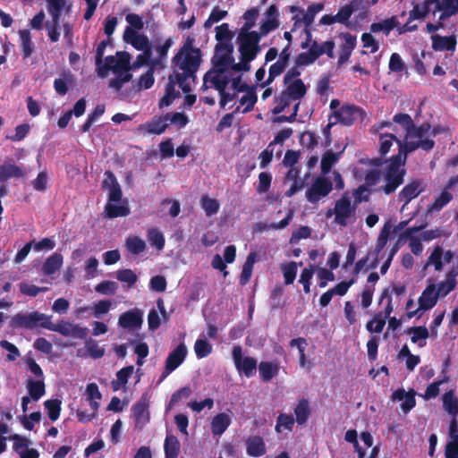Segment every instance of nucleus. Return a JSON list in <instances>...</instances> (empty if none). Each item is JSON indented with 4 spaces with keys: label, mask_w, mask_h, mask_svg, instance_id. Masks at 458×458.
<instances>
[{
    "label": "nucleus",
    "mask_w": 458,
    "mask_h": 458,
    "mask_svg": "<svg viewBox=\"0 0 458 458\" xmlns=\"http://www.w3.org/2000/svg\"><path fill=\"white\" fill-rule=\"evenodd\" d=\"M202 63V53L199 48L196 51H186L180 55L178 51L172 58V65L182 72L174 73V78L180 81V88L185 93L191 90L190 81L195 82L196 73Z\"/></svg>",
    "instance_id": "1"
},
{
    "label": "nucleus",
    "mask_w": 458,
    "mask_h": 458,
    "mask_svg": "<svg viewBox=\"0 0 458 458\" xmlns=\"http://www.w3.org/2000/svg\"><path fill=\"white\" fill-rule=\"evenodd\" d=\"M404 165L400 156H392L383 173L385 184L374 191L377 192H384L386 195L395 192L404 182V176L406 174Z\"/></svg>",
    "instance_id": "2"
},
{
    "label": "nucleus",
    "mask_w": 458,
    "mask_h": 458,
    "mask_svg": "<svg viewBox=\"0 0 458 458\" xmlns=\"http://www.w3.org/2000/svg\"><path fill=\"white\" fill-rule=\"evenodd\" d=\"M237 39L240 55L244 56L246 60L253 61L260 52V35L256 30L250 32L239 31Z\"/></svg>",
    "instance_id": "3"
},
{
    "label": "nucleus",
    "mask_w": 458,
    "mask_h": 458,
    "mask_svg": "<svg viewBox=\"0 0 458 458\" xmlns=\"http://www.w3.org/2000/svg\"><path fill=\"white\" fill-rule=\"evenodd\" d=\"M45 323L49 324L50 317L38 311H31L30 313H17L11 320L13 327L33 329L38 327H43Z\"/></svg>",
    "instance_id": "4"
},
{
    "label": "nucleus",
    "mask_w": 458,
    "mask_h": 458,
    "mask_svg": "<svg viewBox=\"0 0 458 458\" xmlns=\"http://www.w3.org/2000/svg\"><path fill=\"white\" fill-rule=\"evenodd\" d=\"M44 328L50 331L57 332L63 336H72L73 338L86 339L88 335V328L82 327L80 325L73 324L69 321L60 320L58 323H45Z\"/></svg>",
    "instance_id": "5"
},
{
    "label": "nucleus",
    "mask_w": 458,
    "mask_h": 458,
    "mask_svg": "<svg viewBox=\"0 0 458 458\" xmlns=\"http://www.w3.org/2000/svg\"><path fill=\"white\" fill-rule=\"evenodd\" d=\"M233 53V44H216L212 58L213 68H216V72H226L234 62Z\"/></svg>",
    "instance_id": "6"
},
{
    "label": "nucleus",
    "mask_w": 458,
    "mask_h": 458,
    "mask_svg": "<svg viewBox=\"0 0 458 458\" xmlns=\"http://www.w3.org/2000/svg\"><path fill=\"white\" fill-rule=\"evenodd\" d=\"M233 360L236 369L242 373L246 377H251L255 375L257 369V360L250 356H242V348L241 345H235L232 351Z\"/></svg>",
    "instance_id": "7"
},
{
    "label": "nucleus",
    "mask_w": 458,
    "mask_h": 458,
    "mask_svg": "<svg viewBox=\"0 0 458 458\" xmlns=\"http://www.w3.org/2000/svg\"><path fill=\"white\" fill-rule=\"evenodd\" d=\"M333 190L332 182L325 176H318L306 191V199L310 203L316 204L327 197Z\"/></svg>",
    "instance_id": "8"
},
{
    "label": "nucleus",
    "mask_w": 458,
    "mask_h": 458,
    "mask_svg": "<svg viewBox=\"0 0 458 458\" xmlns=\"http://www.w3.org/2000/svg\"><path fill=\"white\" fill-rule=\"evenodd\" d=\"M334 116L337 123L351 126L357 121L362 122L366 117V112L355 105H344L339 110L335 111Z\"/></svg>",
    "instance_id": "9"
},
{
    "label": "nucleus",
    "mask_w": 458,
    "mask_h": 458,
    "mask_svg": "<svg viewBox=\"0 0 458 458\" xmlns=\"http://www.w3.org/2000/svg\"><path fill=\"white\" fill-rule=\"evenodd\" d=\"M225 72H216V68H212L208 71L203 77L202 89H207L210 87H214L218 93L225 91L230 82V79L227 76H222Z\"/></svg>",
    "instance_id": "10"
},
{
    "label": "nucleus",
    "mask_w": 458,
    "mask_h": 458,
    "mask_svg": "<svg viewBox=\"0 0 458 458\" xmlns=\"http://www.w3.org/2000/svg\"><path fill=\"white\" fill-rule=\"evenodd\" d=\"M187 348L183 343L179 344L167 356L165 360L163 377L175 370L185 360Z\"/></svg>",
    "instance_id": "11"
},
{
    "label": "nucleus",
    "mask_w": 458,
    "mask_h": 458,
    "mask_svg": "<svg viewBox=\"0 0 458 458\" xmlns=\"http://www.w3.org/2000/svg\"><path fill=\"white\" fill-rule=\"evenodd\" d=\"M355 207H352L349 198L344 196L336 200L335 205V221L341 226H346L349 218L353 215Z\"/></svg>",
    "instance_id": "12"
},
{
    "label": "nucleus",
    "mask_w": 458,
    "mask_h": 458,
    "mask_svg": "<svg viewBox=\"0 0 458 458\" xmlns=\"http://www.w3.org/2000/svg\"><path fill=\"white\" fill-rule=\"evenodd\" d=\"M102 187L108 190V201L119 202L123 197L121 186L111 171H106L105 179L102 182Z\"/></svg>",
    "instance_id": "13"
},
{
    "label": "nucleus",
    "mask_w": 458,
    "mask_h": 458,
    "mask_svg": "<svg viewBox=\"0 0 458 458\" xmlns=\"http://www.w3.org/2000/svg\"><path fill=\"white\" fill-rule=\"evenodd\" d=\"M142 322V311L138 309L127 310L122 313L118 318L119 327L125 329H138L141 327Z\"/></svg>",
    "instance_id": "14"
},
{
    "label": "nucleus",
    "mask_w": 458,
    "mask_h": 458,
    "mask_svg": "<svg viewBox=\"0 0 458 458\" xmlns=\"http://www.w3.org/2000/svg\"><path fill=\"white\" fill-rule=\"evenodd\" d=\"M424 191L421 180H413L405 185L398 194V200L403 202L404 206L417 198Z\"/></svg>",
    "instance_id": "15"
},
{
    "label": "nucleus",
    "mask_w": 458,
    "mask_h": 458,
    "mask_svg": "<svg viewBox=\"0 0 458 458\" xmlns=\"http://www.w3.org/2000/svg\"><path fill=\"white\" fill-rule=\"evenodd\" d=\"M136 427L142 428L149 421L148 403L145 398H140L131 407Z\"/></svg>",
    "instance_id": "16"
},
{
    "label": "nucleus",
    "mask_w": 458,
    "mask_h": 458,
    "mask_svg": "<svg viewBox=\"0 0 458 458\" xmlns=\"http://www.w3.org/2000/svg\"><path fill=\"white\" fill-rule=\"evenodd\" d=\"M441 12L439 14L440 21L446 19L458 13V0H437L436 6L433 7V14Z\"/></svg>",
    "instance_id": "17"
},
{
    "label": "nucleus",
    "mask_w": 458,
    "mask_h": 458,
    "mask_svg": "<svg viewBox=\"0 0 458 458\" xmlns=\"http://www.w3.org/2000/svg\"><path fill=\"white\" fill-rule=\"evenodd\" d=\"M415 391L410 390L406 392L403 388H398L392 394V399L394 401H403L401 409L404 413L409 412L416 405Z\"/></svg>",
    "instance_id": "18"
},
{
    "label": "nucleus",
    "mask_w": 458,
    "mask_h": 458,
    "mask_svg": "<svg viewBox=\"0 0 458 458\" xmlns=\"http://www.w3.org/2000/svg\"><path fill=\"white\" fill-rule=\"evenodd\" d=\"M437 0H425L422 3L413 4L412 9L409 12V21L426 18L430 13H433V7Z\"/></svg>",
    "instance_id": "19"
},
{
    "label": "nucleus",
    "mask_w": 458,
    "mask_h": 458,
    "mask_svg": "<svg viewBox=\"0 0 458 458\" xmlns=\"http://www.w3.org/2000/svg\"><path fill=\"white\" fill-rule=\"evenodd\" d=\"M246 453L250 457H261L267 453L265 441L260 436H251L246 440Z\"/></svg>",
    "instance_id": "20"
},
{
    "label": "nucleus",
    "mask_w": 458,
    "mask_h": 458,
    "mask_svg": "<svg viewBox=\"0 0 458 458\" xmlns=\"http://www.w3.org/2000/svg\"><path fill=\"white\" fill-rule=\"evenodd\" d=\"M180 87V81L174 78V75L170 74L168 77V83L165 89V95L159 100L158 106L163 108L168 106L172 102L179 97V92L175 90V85Z\"/></svg>",
    "instance_id": "21"
},
{
    "label": "nucleus",
    "mask_w": 458,
    "mask_h": 458,
    "mask_svg": "<svg viewBox=\"0 0 458 458\" xmlns=\"http://www.w3.org/2000/svg\"><path fill=\"white\" fill-rule=\"evenodd\" d=\"M438 293H436V285L428 284L419 298L420 309L422 310H431L437 302Z\"/></svg>",
    "instance_id": "22"
},
{
    "label": "nucleus",
    "mask_w": 458,
    "mask_h": 458,
    "mask_svg": "<svg viewBox=\"0 0 458 458\" xmlns=\"http://www.w3.org/2000/svg\"><path fill=\"white\" fill-rule=\"evenodd\" d=\"M432 48L435 51H454L456 47V38L454 36H440L435 34L431 37Z\"/></svg>",
    "instance_id": "23"
},
{
    "label": "nucleus",
    "mask_w": 458,
    "mask_h": 458,
    "mask_svg": "<svg viewBox=\"0 0 458 458\" xmlns=\"http://www.w3.org/2000/svg\"><path fill=\"white\" fill-rule=\"evenodd\" d=\"M280 366L277 360L261 361L259 364V377L263 382H269L279 373Z\"/></svg>",
    "instance_id": "24"
},
{
    "label": "nucleus",
    "mask_w": 458,
    "mask_h": 458,
    "mask_svg": "<svg viewBox=\"0 0 458 458\" xmlns=\"http://www.w3.org/2000/svg\"><path fill=\"white\" fill-rule=\"evenodd\" d=\"M26 171L14 164H4L0 165V183H4L11 178H22Z\"/></svg>",
    "instance_id": "25"
},
{
    "label": "nucleus",
    "mask_w": 458,
    "mask_h": 458,
    "mask_svg": "<svg viewBox=\"0 0 458 458\" xmlns=\"http://www.w3.org/2000/svg\"><path fill=\"white\" fill-rule=\"evenodd\" d=\"M286 88L284 89L287 95L292 97L293 100H301L307 93V87L301 79H296L284 84Z\"/></svg>",
    "instance_id": "26"
},
{
    "label": "nucleus",
    "mask_w": 458,
    "mask_h": 458,
    "mask_svg": "<svg viewBox=\"0 0 458 458\" xmlns=\"http://www.w3.org/2000/svg\"><path fill=\"white\" fill-rule=\"evenodd\" d=\"M324 9V4L322 3L312 4L308 6L307 12L303 13L301 18L294 17V26H298L299 23L302 22L305 27H310L315 19V16L318 13Z\"/></svg>",
    "instance_id": "27"
},
{
    "label": "nucleus",
    "mask_w": 458,
    "mask_h": 458,
    "mask_svg": "<svg viewBox=\"0 0 458 458\" xmlns=\"http://www.w3.org/2000/svg\"><path fill=\"white\" fill-rule=\"evenodd\" d=\"M64 258L62 254L55 252L50 255L42 266V272L45 276H51L58 271L63 265Z\"/></svg>",
    "instance_id": "28"
},
{
    "label": "nucleus",
    "mask_w": 458,
    "mask_h": 458,
    "mask_svg": "<svg viewBox=\"0 0 458 458\" xmlns=\"http://www.w3.org/2000/svg\"><path fill=\"white\" fill-rule=\"evenodd\" d=\"M231 419L225 412L216 415L211 421V432L215 436H221L230 426Z\"/></svg>",
    "instance_id": "29"
},
{
    "label": "nucleus",
    "mask_w": 458,
    "mask_h": 458,
    "mask_svg": "<svg viewBox=\"0 0 458 458\" xmlns=\"http://www.w3.org/2000/svg\"><path fill=\"white\" fill-rule=\"evenodd\" d=\"M310 413L311 411L310 407V402L305 398L300 399L297 405L294 408L295 421L297 422V424H305L308 421Z\"/></svg>",
    "instance_id": "30"
},
{
    "label": "nucleus",
    "mask_w": 458,
    "mask_h": 458,
    "mask_svg": "<svg viewBox=\"0 0 458 458\" xmlns=\"http://www.w3.org/2000/svg\"><path fill=\"white\" fill-rule=\"evenodd\" d=\"M20 35V47L23 59L29 58L34 52L35 46L31 40L30 32L28 30H19Z\"/></svg>",
    "instance_id": "31"
},
{
    "label": "nucleus",
    "mask_w": 458,
    "mask_h": 458,
    "mask_svg": "<svg viewBox=\"0 0 458 458\" xmlns=\"http://www.w3.org/2000/svg\"><path fill=\"white\" fill-rule=\"evenodd\" d=\"M62 76L63 78H57L54 81V89L58 95L64 96L69 90L68 84L73 83V74L71 71H64Z\"/></svg>",
    "instance_id": "32"
},
{
    "label": "nucleus",
    "mask_w": 458,
    "mask_h": 458,
    "mask_svg": "<svg viewBox=\"0 0 458 458\" xmlns=\"http://www.w3.org/2000/svg\"><path fill=\"white\" fill-rule=\"evenodd\" d=\"M26 386L30 397L35 402L38 401L46 393V386L44 379H29Z\"/></svg>",
    "instance_id": "33"
},
{
    "label": "nucleus",
    "mask_w": 458,
    "mask_h": 458,
    "mask_svg": "<svg viewBox=\"0 0 458 458\" xmlns=\"http://www.w3.org/2000/svg\"><path fill=\"white\" fill-rule=\"evenodd\" d=\"M399 25V21L395 16L386 19L381 22H373L370 25V32L377 33L379 31H383L386 36H388L389 33Z\"/></svg>",
    "instance_id": "34"
},
{
    "label": "nucleus",
    "mask_w": 458,
    "mask_h": 458,
    "mask_svg": "<svg viewBox=\"0 0 458 458\" xmlns=\"http://www.w3.org/2000/svg\"><path fill=\"white\" fill-rule=\"evenodd\" d=\"M180 447V442L175 436L166 435L164 445L165 458H177Z\"/></svg>",
    "instance_id": "35"
},
{
    "label": "nucleus",
    "mask_w": 458,
    "mask_h": 458,
    "mask_svg": "<svg viewBox=\"0 0 458 458\" xmlns=\"http://www.w3.org/2000/svg\"><path fill=\"white\" fill-rule=\"evenodd\" d=\"M104 213L107 218H116L127 216L130 215L131 211L129 207L126 205H115L108 201L105 206Z\"/></svg>",
    "instance_id": "36"
},
{
    "label": "nucleus",
    "mask_w": 458,
    "mask_h": 458,
    "mask_svg": "<svg viewBox=\"0 0 458 458\" xmlns=\"http://www.w3.org/2000/svg\"><path fill=\"white\" fill-rule=\"evenodd\" d=\"M456 275L454 272H449L446 275L445 281H442L437 284V288L436 287V293H438L439 297H445L449 293L454 290L456 286Z\"/></svg>",
    "instance_id": "37"
},
{
    "label": "nucleus",
    "mask_w": 458,
    "mask_h": 458,
    "mask_svg": "<svg viewBox=\"0 0 458 458\" xmlns=\"http://www.w3.org/2000/svg\"><path fill=\"white\" fill-rule=\"evenodd\" d=\"M257 260L256 252H250L242 266V270L240 276V284L245 285L250 279L253 270L254 263Z\"/></svg>",
    "instance_id": "38"
},
{
    "label": "nucleus",
    "mask_w": 458,
    "mask_h": 458,
    "mask_svg": "<svg viewBox=\"0 0 458 458\" xmlns=\"http://www.w3.org/2000/svg\"><path fill=\"white\" fill-rule=\"evenodd\" d=\"M443 407L452 417L458 415V398L454 392L450 390L443 394Z\"/></svg>",
    "instance_id": "39"
},
{
    "label": "nucleus",
    "mask_w": 458,
    "mask_h": 458,
    "mask_svg": "<svg viewBox=\"0 0 458 458\" xmlns=\"http://www.w3.org/2000/svg\"><path fill=\"white\" fill-rule=\"evenodd\" d=\"M47 11L52 18V23L59 24L65 0H47Z\"/></svg>",
    "instance_id": "40"
},
{
    "label": "nucleus",
    "mask_w": 458,
    "mask_h": 458,
    "mask_svg": "<svg viewBox=\"0 0 458 458\" xmlns=\"http://www.w3.org/2000/svg\"><path fill=\"white\" fill-rule=\"evenodd\" d=\"M406 333L411 335V341L413 344L418 343L420 340H423V342L419 343L420 347L426 345L425 340L429 335L428 328L424 326L411 327L406 330Z\"/></svg>",
    "instance_id": "41"
},
{
    "label": "nucleus",
    "mask_w": 458,
    "mask_h": 458,
    "mask_svg": "<svg viewBox=\"0 0 458 458\" xmlns=\"http://www.w3.org/2000/svg\"><path fill=\"white\" fill-rule=\"evenodd\" d=\"M288 66V64H284V62H281L277 60L275 64H271L268 69V77L267 79L261 82L259 86L261 88H265L271 84L276 77L281 75L285 68Z\"/></svg>",
    "instance_id": "42"
},
{
    "label": "nucleus",
    "mask_w": 458,
    "mask_h": 458,
    "mask_svg": "<svg viewBox=\"0 0 458 458\" xmlns=\"http://www.w3.org/2000/svg\"><path fill=\"white\" fill-rule=\"evenodd\" d=\"M341 152H333L332 150H327L321 159V172L323 174H327L330 172L332 166L338 161Z\"/></svg>",
    "instance_id": "43"
},
{
    "label": "nucleus",
    "mask_w": 458,
    "mask_h": 458,
    "mask_svg": "<svg viewBox=\"0 0 458 458\" xmlns=\"http://www.w3.org/2000/svg\"><path fill=\"white\" fill-rule=\"evenodd\" d=\"M200 206L205 211L207 216H212L218 213L220 203L217 199L202 195L200 198Z\"/></svg>",
    "instance_id": "44"
},
{
    "label": "nucleus",
    "mask_w": 458,
    "mask_h": 458,
    "mask_svg": "<svg viewBox=\"0 0 458 458\" xmlns=\"http://www.w3.org/2000/svg\"><path fill=\"white\" fill-rule=\"evenodd\" d=\"M453 199V195L447 191H443L441 194L428 206V212L440 211Z\"/></svg>",
    "instance_id": "45"
},
{
    "label": "nucleus",
    "mask_w": 458,
    "mask_h": 458,
    "mask_svg": "<svg viewBox=\"0 0 458 458\" xmlns=\"http://www.w3.org/2000/svg\"><path fill=\"white\" fill-rule=\"evenodd\" d=\"M233 33L230 30L228 23H222L216 27V39L217 44H232Z\"/></svg>",
    "instance_id": "46"
},
{
    "label": "nucleus",
    "mask_w": 458,
    "mask_h": 458,
    "mask_svg": "<svg viewBox=\"0 0 458 458\" xmlns=\"http://www.w3.org/2000/svg\"><path fill=\"white\" fill-rule=\"evenodd\" d=\"M396 142L399 145V149L398 153L395 156H400L403 164L405 165L407 155L420 148L419 140L406 141L403 143L400 140H396Z\"/></svg>",
    "instance_id": "47"
},
{
    "label": "nucleus",
    "mask_w": 458,
    "mask_h": 458,
    "mask_svg": "<svg viewBox=\"0 0 458 458\" xmlns=\"http://www.w3.org/2000/svg\"><path fill=\"white\" fill-rule=\"evenodd\" d=\"M62 402L59 399L47 400L44 403V406L47 411V416L51 421L58 420L61 413Z\"/></svg>",
    "instance_id": "48"
},
{
    "label": "nucleus",
    "mask_w": 458,
    "mask_h": 458,
    "mask_svg": "<svg viewBox=\"0 0 458 458\" xmlns=\"http://www.w3.org/2000/svg\"><path fill=\"white\" fill-rule=\"evenodd\" d=\"M259 14V12L257 7H253L247 10L243 14V19L245 20V22L241 28L240 31L250 32V29L255 26Z\"/></svg>",
    "instance_id": "49"
},
{
    "label": "nucleus",
    "mask_w": 458,
    "mask_h": 458,
    "mask_svg": "<svg viewBox=\"0 0 458 458\" xmlns=\"http://www.w3.org/2000/svg\"><path fill=\"white\" fill-rule=\"evenodd\" d=\"M116 64H114V72H130L131 70V55L125 51L116 53Z\"/></svg>",
    "instance_id": "50"
},
{
    "label": "nucleus",
    "mask_w": 458,
    "mask_h": 458,
    "mask_svg": "<svg viewBox=\"0 0 458 458\" xmlns=\"http://www.w3.org/2000/svg\"><path fill=\"white\" fill-rule=\"evenodd\" d=\"M170 117V114H166L164 117H159L158 119L152 120L150 123L147 124L148 131L154 134H161L163 133L166 127V121Z\"/></svg>",
    "instance_id": "51"
},
{
    "label": "nucleus",
    "mask_w": 458,
    "mask_h": 458,
    "mask_svg": "<svg viewBox=\"0 0 458 458\" xmlns=\"http://www.w3.org/2000/svg\"><path fill=\"white\" fill-rule=\"evenodd\" d=\"M245 92L247 94L240 98V104L242 106L245 105L244 112L246 113L253 109L258 101V97L254 86L250 87L248 90H245Z\"/></svg>",
    "instance_id": "52"
},
{
    "label": "nucleus",
    "mask_w": 458,
    "mask_h": 458,
    "mask_svg": "<svg viewBox=\"0 0 458 458\" xmlns=\"http://www.w3.org/2000/svg\"><path fill=\"white\" fill-rule=\"evenodd\" d=\"M112 308V301L109 300H101L95 302L91 307L92 315L96 318H101L105 314L108 313Z\"/></svg>",
    "instance_id": "53"
},
{
    "label": "nucleus",
    "mask_w": 458,
    "mask_h": 458,
    "mask_svg": "<svg viewBox=\"0 0 458 458\" xmlns=\"http://www.w3.org/2000/svg\"><path fill=\"white\" fill-rule=\"evenodd\" d=\"M212 345L206 339H197L194 344V351L197 358L203 359L212 352Z\"/></svg>",
    "instance_id": "54"
},
{
    "label": "nucleus",
    "mask_w": 458,
    "mask_h": 458,
    "mask_svg": "<svg viewBox=\"0 0 458 458\" xmlns=\"http://www.w3.org/2000/svg\"><path fill=\"white\" fill-rule=\"evenodd\" d=\"M450 235H451V233L449 231H446L441 227H437L435 229L423 231L420 233L421 240L423 242H430L432 240L440 238L442 236L448 238V237H450Z\"/></svg>",
    "instance_id": "55"
},
{
    "label": "nucleus",
    "mask_w": 458,
    "mask_h": 458,
    "mask_svg": "<svg viewBox=\"0 0 458 458\" xmlns=\"http://www.w3.org/2000/svg\"><path fill=\"white\" fill-rule=\"evenodd\" d=\"M126 246L129 251L134 255L143 252L146 249L145 242L138 236L127 238Z\"/></svg>",
    "instance_id": "56"
},
{
    "label": "nucleus",
    "mask_w": 458,
    "mask_h": 458,
    "mask_svg": "<svg viewBox=\"0 0 458 458\" xmlns=\"http://www.w3.org/2000/svg\"><path fill=\"white\" fill-rule=\"evenodd\" d=\"M294 422L295 420L292 414L281 413L276 420V431L281 432V428L292 431Z\"/></svg>",
    "instance_id": "57"
},
{
    "label": "nucleus",
    "mask_w": 458,
    "mask_h": 458,
    "mask_svg": "<svg viewBox=\"0 0 458 458\" xmlns=\"http://www.w3.org/2000/svg\"><path fill=\"white\" fill-rule=\"evenodd\" d=\"M85 349L93 359H99L105 355V349L100 347L98 342L91 338L86 341Z\"/></svg>",
    "instance_id": "58"
},
{
    "label": "nucleus",
    "mask_w": 458,
    "mask_h": 458,
    "mask_svg": "<svg viewBox=\"0 0 458 458\" xmlns=\"http://www.w3.org/2000/svg\"><path fill=\"white\" fill-rule=\"evenodd\" d=\"M115 73L116 77L109 81V86L116 90H120L124 83L131 80L132 74L130 72H118Z\"/></svg>",
    "instance_id": "59"
},
{
    "label": "nucleus",
    "mask_w": 458,
    "mask_h": 458,
    "mask_svg": "<svg viewBox=\"0 0 458 458\" xmlns=\"http://www.w3.org/2000/svg\"><path fill=\"white\" fill-rule=\"evenodd\" d=\"M116 278L120 282L126 283L129 287H131L138 280L137 275L129 268L120 269L116 272Z\"/></svg>",
    "instance_id": "60"
},
{
    "label": "nucleus",
    "mask_w": 458,
    "mask_h": 458,
    "mask_svg": "<svg viewBox=\"0 0 458 458\" xmlns=\"http://www.w3.org/2000/svg\"><path fill=\"white\" fill-rule=\"evenodd\" d=\"M106 64H96L98 75L100 77H106L107 72L112 70L114 72V64H116V58L114 55H108L105 59Z\"/></svg>",
    "instance_id": "61"
},
{
    "label": "nucleus",
    "mask_w": 458,
    "mask_h": 458,
    "mask_svg": "<svg viewBox=\"0 0 458 458\" xmlns=\"http://www.w3.org/2000/svg\"><path fill=\"white\" fill-rule=\"evenodd\" d=\"M285 284H291L294 282L297 274V264L291 261L282 267Z\"/></svg>",
    "instance_id": "62"
},
{
    "label": "nucleus",
    "mask_w": 458,
    "mask_h": 458,
    "mask_svg": "<svg viewBox=\"0 0 458 458\" xmlns=\"http://www.w3.org/2000/svg\"><path fill=\"white\" fill-rule=\"evenodd\" d=\"M431 130V126L428 123H423L420 126H415L410 130V132H407L406 137L410 138H417L420 140H422L425 136L429 134Z\"/></svg>",
    "instance_id": "63"
},
{
    "label": "nucleus",
    "mask_w": 458,
    "mask_h": 458,
    "mask_svg": "<svg viewBox=\"0 0 458 458\" xmlns=\"http://www.w3.org/2000/svg\"><path fill=\"white\" fill-rule=\"evenodd\" d=\"M20 292L27 296L36 297L39 293H45L48 291L47 287H38L34 284H27L25 282H21L19 284Z\"/></svg>",
    "instance_id": "64"
}]
</instances>
